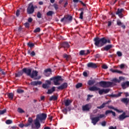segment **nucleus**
<instances>
[{
  "instance_id": "obj_37",
  "label": "nucleus",
  "mask_w": 129,
  "mask_h": 129,
  "mask_svg": "<svg viewBox=\"0 0 129 129\" xmlns=\"http://www.w3.org/2000/svg\"><path fill=\"white\" fill-rule=\"evenodd\" d=\"M84 14V12H81V13L80 14L79 19H80V20H83Z\"/></svg>"
},
{
  "instance_id": "obj_21",
  "label": "nucleus",
  "mask_w": 129,
  "mask_h": 129,
  "mask_svg": "<svg viewBox=\"0 0 129 129\" xmlns=\"http://www.w3.org/2000/svg\"><path fill=\"white\" fill-rule=\"evenodd\" d=\"M122 94V92L118 93L117 94H110L109 95L110 97H119Z\"/></svg>"
},
{
  "instance_id": "obj_58",
  "label": "nucleus",
  "mask_w": 129,
  "mask_h": 129,
  "mask_svg": "<svg viewBox=\"0 0 129 129\" xmlns=\"http://www.w3.org/2000/svg\"><path fill=\"white\" fill-rule=\"evenodd\" d=\"M102 68L103 69H107V68H108V67H107V66L105 64H103L102 66Z\"/></svg>"
},
{
  "instance_id": "obj_9",
  "label": "nucleus",
  "mask_w": 129,
  "mask_h": 129,
  "mask_svg": "<svg viewBox=\"0 0 129 129\" xmlns=\"http://www.w3.org/2000/svg\"><path fill=\"white\" fill-rule=\"evenodd\" d=\"M47 118V114L42 113L41 114H37L36 116V119H38L40 121L46 120Z\"/></svg>"
},
{
  "instance_id": "obj_40",
  "label": "nucleus",
  "mask_w": 129,
  "mask_h": 129,
  "mask_svg": "<svg viewBox=\"0 0 129 129\" xmlns=\"http://www.w3.org/2000/svg\"><path fill=\"white\" fill-rule=\"evenodd\" d=\"M18 112H19V113H24V112H25V111H24V110H23V109H22L21 108H19L18 109Z\"/></svg>"
},
{
  "instance_id": "obj_34",
  "label": "nucleus",
  "mask_w": 129,
  "mask_h": 129,
  "mask_svg": "<svg viewBox=\"0 0 129 129\" xmlns=\"http://www.w3.org/2000/svg\"><path fill=\"white\" fill-rule=\"evenodd\" d=\"M27 46H28V47H30V48H32L34 47V46H35V44L29 42L27 43Z\"/></svg>"
},
{
  "instance_id": "obj_43",
  "label": "nucleus",
  "mask_w": 129,
  "mask_h": 129,
  "mask_svg": "<svg viewBox=\"0 0 129 129\" xmlns=\"http://www.w3.org/2000/svg\"><path fill=\"white\" fill-rule=\"evenodd\" d=\"M6 123L7 124H11V123H13V121L12 120L8 119L6 120Z\"/></svg>"
},
{
  "instance_id": "obj_41",
  "label": "nucleus",
  "mask_w": 129,
  "mask_h": 129,
  "mask_svg": "<svg viewBox=\"0 0 129 129\" xmlns=\"http://www.w3.org/2000/svg\"><path fill=\"white\" fill-rule=\"evenodd\" d=\"M28 122L29 124H32V123H33V118H32V117H29L28 119Z\"/></svg>"
},
{
  "instance_id": "obj_45",
  "label": "nucleus",
  "mask_w": 129,
  "mask_h": 129,
  "mask_svg": "<svg viewBox=\"0 0 129 129\" xmlns=\"http://www.w3.org/2000/svg\"><path fill=\"white\" fill-rule=\"evenodd\" d=\"M31 85L32 86H37L36 81H32L30 83Z\"/></svg>"
},
{
  "instance_id": "obj_42",
  "label": "nucleus",
  "mask_w": 129,
  "mask_h": 129,
  "mask_svg": "<svg viewBox=\"0 0 129 129\" xmlns=\"http://www.w3.org/2000/svg\"><path fill=\"white\" fill-rule=\"evenodd\" d=\"M82 87V83H78L76 86V88H80V87Z\"/></svg>"
},
{
  "instance_id": "obj_51",
  "label": "nucleus",
  "mask_w": 129,
  "mask_h": 129,
  "mask_svg": "<svg viewBox=\"0 0 129 129\" xmlns=\"http://www.w3.org/2000/svg\"><path fill=\"white\" fill-rule=\"evenodd\" d=\"M111 112H112V110H108L105 111V114L106 115H107V114H109V113H111Z\"/></svg>"
},
{
  "instance_id": "obj_17",
  "label": "nucleus",
  "mask_w": 129,
  "mask_h": 129,
  "mask_svg": "<svg viewBox=\"0 0 129 129\" xmlns=\"http://www.w3.org/2000/svg\"><path fill=\"white\" fill-rule=\"evenodd\" d=\"M90 109V105L87 104L82 106V110L83 111H89Z\"/></svg>"
},
{
  "instance_id": "obj_19",
  "label": "nucleus",
  "mask_w": 129,
  "mask_h": 129,
  "mask_svg": "<svg viewBox=\"0 0 129 129\" xmlns=\"http://www.w3.org/2000/svg\"><path fill=\"white\" fill-rule=\"evenodd\" d=\"M61 47L62 48H69L70 45L68 42H64L61 44Z\"/></svg>"
},
{
  "instance_id": "obj_53",
  "label": "nucleus",
  "mask_w": 129,
  "mask_h": 129,
  "mask_svg": "<svg viewBox=\"0 0 129 129\" xmlns=\"http://www.w3.org/2000/svg\"><path fill=\"white\" fill-rule=\"evenodd\" d=\"M45 73H47V72H50L51 73V72H52V71L51 70V69H47L45 70Z\"/></svg>"
},
{
  "instance_id": "obj_4",
  "label": "nucleus",
  "mask_w": 129,
  "mask_h": 129,
  "mask_svg": "<svg viewBox=\"0 0 129 129\" xmlns=\"http://www.w3.org/2000/svg\"><path fill=\"white\" fill-rule=\"evenodd\" d=\"M49 80H50V81H53L54 85H60V83L59 82L63 81V79H62V77L57 76L50 78Z\"/></svg>"
},
{
  "instance_id": "obj_32",
  "label": "nucleus",
  "mask_w": 129,
  "mask_h": 129,
  "mask_svg": "<svg viewBox=\"0 0 129 129\" xmlns=\"http://www.w3.org/2000/svg\"><path fill=\"white\" fill-rule=\"evenodd\" d=\"M42 88H44V89H48V88H49V85L47 84H43Z\"/></svg>"
},
{
  "instance_id": "obj_30",
  "label": "nucleus",
  "mask_w": 129,
  "mask_h": 129,
  "mask_svg": "<svg viewBox=\"0 0 129 129\" xmlns=\"http://www.w3.org/2000/svg\"><path fill=\"white\" fill-rule=\"evenodd\" d=\"M71 57V56L70 55L66 54H63V58H64V59H66V60H69Z\"/></svg>"
},
{
  "instance_id": "obj_14",
  "label": "nucleus",
  "mask_w": 129,
  "mask_h": 129,
  "mask_svg": "<svg viewBox=\"0 0 129 129\" xmlns=\"http://www.w3.org/2000/svg\"><path fill=\"white\" fill-rule=\"evenodd\" d=\"M87 67L88 68H92V69H95L97 68V65L96 63H94L93 62H89L87 64Z\"/></svg>"
},
{
  "instance_id": "obj_39",
  "label": "nucleus",
  "mask_w": 129,
  "mask_h": 129,
  "mask_svg": "<svg viewBox=\"0 0 129 129\" xmlns=\"http://www.w3.org/2000/svg\"><path fill=\"white\" fill-rule=\"evenodd\" d=\"M53 8L55 9V11H57V10H58V9H59V6H58L57 4H54L53 5Z\"/></svg>"
},
{
  "instance_id": "obj_47",
  "label": "nucleus",
  "mask_w": 129,
  "mask_h": 129,
  "mask_svg": "<svg viewBox=\"0 0 129 129\" xmlns=\"http://www.w3.org/2000/svg\"><path fill=\"white\" fill-rule=\"evenodd\" d=\"M117 26H121V25H122V23H121V21H120V20H117Z\"/></svg>"
},
{
  "instance_id": "obj_33",
  "label": "nucleus",
  "mask_w": 129,
  "mask_h": 129,
  "mask_svg": "<svg viewBox=\"0 0 129 129\" xmlns=\"http://www.w3.org/2000/svg\"><path fill=\"white\" fill-rule=\"evenodd\" d=\"M40 32H41L40 27H37L34 30V33H40Z\"/></svg>"
},
{
  "instance_id": "obj_13",
  "label": "nucleus",
  "mask_w": 129,
  "mask_h": 129,
  "mask_svg": "<svg viewBox=\"0 0 129 129\" xmlns=\"http://www.w3.org/2000/svg\"><path fill=\"white\" fill-rule=\"evenodd\" d=\"M126 117H129V115H125V112H124L119 116L118 118L119 120L122 121L123 119H125V118H126Z\"/></svg>"
},
{
  "instance_id": "obj_25",
  "label": "nucleus",
  "mask_w": 129,
  "mask_h": 129,
  "mask_svg": "<svg viewBox=\"0 0 129 129\" xmlns=\"http://www.w3.org/2000/svg\"><path fill=\"white\" fill-rule=\"evenodd\" d=\"M121 101L123 103H125L126 104H127V103H128L129 100L127 99V98H123L121 99Z\"/></svg>"
},
{
  "instance_id": "obj_52",
  "label": "nucleus",
  "mask_w": 129,
  "mask_h": 129,
  "mask_svg": "<svg viewBox=\"0 0 129 129\" xmlns=\"http://www.w3.org/2000/svg\"><path fill=\"white\" fill-rule=\"evenodd\" d=\"M113 81H114V82H115L116 83H117V82L118 83H119V82H120V81L117 79H114L113 80Z\"/></svg>"
},
{
  "instance_id": "obj_3",
  "label": "nucleus",
  "mask_w": 129,
  "mask_h": 129,
  "mask_svg": "<svg viewBox=\"0 0 129 129\" xmlns=\"http://www.w3.org/2000/svg\"><path fill=\"white\" fill-rule=\"evenodd\" d=\"M104 116H105L104 114H101L99 116L91 118V123H93V125H96V123L100 120V118H103Z\"/></svg>"
},
{
  "instance_id": "obj_2",
  "label": "nucleus",
  "mask_w": 129,
  "mask_h": 129,
  "mask_svg": "<svg viewBox=\"0 0 129 129\" xmlns=\"http://www.w3.org/2000/svg\"><path fill=\"white\" fill-rule=\"evenodd\" d=\"M89 90H90V91H98V93L100 95H102L103 93L104 94H107V93H108V92H109V91H110L109 89H100V88L95 86L90 87L89 88Z\"/></svg>"
},
{
  "instance_id": "obj_36",
  "label": "nucleus",
  "mask_w": 129,
  "mask_h": 129,
  "mask_svg": "<svg viewBox=\"0 0 129 129\" xmlns=\"http://www.w3.org/2000/svg\"><path fill=\"white\" fill-rule=\"evenodd\" d=\"M17 93H19V94H20L21 93H24V90L18 89L17 90Z\"/></svg>"
},
{
  "instance_id": "obj_6",
  "label": "nucleus",
  "mask_w": 129,
  "mask_h": 129,
  "mask_svg": "<svg viewBox=\"0 0 129 129\" xmlns=\"http://www.w3.org/2000/svg\"><path fill=\"white\" fill-rule=\"evenodd\" d=\"M73 19V17L72 16L67 15L64 16L63 18H61L60 20L61 23H64L66 24V23H69L70 22H71Z\"/></svg>"
},
{
  "instance_id": "obj_1",
  "label": "nucleus",
  "mask_w": 129,
  "mask_h": 129,
  "mask_svg": "<svg viewBox=\"0 0 129 129\" xmlns=\"http://www.w3.org/2000/svg\"><path fill=\"white\" fill-rule=\"evenodd\" d=\"M94 42H95L94 44L97 47H102V46H104L107 43L110 44V40L106 39L105 37L101 38L96 37L94 39Z\"/></svg>"
},
{
  "instance_id": "obj_28",
  "label": "nucleus",
  "mask_w": 129,
  "mask_h": 129,
  "mask_svg": "<svg viewBox=\"0 0 129 129\" xmlns=\"http://www.w3.org/2000/svg\"><path fill=\"white\" fill-rule=\"evenodd\" d=\"M54 14V12L52 11H48L46 15L47 16H49V17H52V16H53Z\"/></svg>"
},
{
  "instance_id": "obj_23",
  "label": "nucleus",
  "mask_w": 129,
  "mask_h": 129,
  "mask_svg": "<svg viewBox=\"0 0 129 129\" xmlns=\"http://www.w3.org/2000/svg\"><path fill=\"white\" fill-rule=\"evenodd\" d=\"M112 48V45L111 44L106 45L104 47V51H108V50H110Z\"/></svg>"
},
{
  "instance_id": "obj_57",
  "label": "nucleus",
  "mask_w": 129,
  "mask_h": 129,
  "mask_svg": "<svg viewBox=\"0 0 129 129\" xmlns=\"http://www.w3.org/2000/svg\"><path fill=\"white\" fill-rule=\"evenodd\" d=\"M28 23H32V22H33V19L32 18H29L28 19Z\"/></svg>"
},
{
  "instance_id": "obj_11",
  "label": "nucleus",
  "mask_w": 129,
  "mask_h": 129,
  "mask_svg": "<svg viewBox=\"0 0 129 129\" xmlns=\"http://www.w3.org/2000/svg\"><path fill=\"white\" fill-rule=\"evenodd\" d=\"M124 11L123 9H117V11L116 12L115 14L119 17L120 19H122L123 18V14L122 12Z\"/></svg>"
},
{
  "instance_id": "obj_7",
  "label": "nucleus",
  "mask_w": 129,
  "mask_h": 129,
  "mask_svg": "<svg viewBox=\"0 0 129 129\" xmlns=\"http://www.w3.org/2000/svg\"><path fill=\"white\" fill-rule=\"evenodd\" d=\"M28 15H31L35 12V7H34V5L33 4L30 3L28 5V7L27 10Z\"/></svg>"
},
{
  "instance_id": "obj_55",
  "label": "nucleus",
  "mask_w": 129,
  "mask_h": 129,
  "mask_svg": "<svg viewBox=\"0 0 129 129\" xmlns=\"http://www.w3.org/2000/svg\"><path fill=\"white\" fill-rule=\"evenodd\" d=\"M41 84H42V82L41 81H36V86L37 85H41Z\"/></svg>"
},
{
  "instance_id": "obj_59",
  "label": "nucleus",
  "mask_w": 129,
  "mask_h": 129,
  "mask_svg": "<svg viewBox=\"0 0 129 129\" xmlns=\"http://www.w3.org/2000/svg\"><path fill=\"white\" fill-rule=\"evenodd\" d=\"M19 126L20 127H21V128H23V127L24 126H25V124H23V123H20L19 125Z\"/></svg>"
},
{
  "instance_id": "obj_54",
  "label": "nucleus",
  "mask_w": 129,
  "mask_h": 129,
  "mask_svg": "<svg viewBox=\"0 0 129 129\" xmlns=\"http://www.w3.org/2000/svg\"><path fill=\"white\" fill-rule=\"evenodd\" d=\"M16 15V16H17V17H19V16H20V10H17Z\"/></svg>"
},
{
  "instance_id": "obj_5",
  "label": "nucleus",
  "mask_w": 129,
  "mask_h": 129,
  "mask_svg": "<svg viewBox=\"0 0 129 129\" xmlns=\"http://www.w3.org/2000/svg\"><path fill=\"white\" fill-rule=\"evenodd\" d=\"M99 84L100 86L103 88H108V87H110L113 83L111 82L102 81L99 82Z\"/></svg>"
},
{
  "instance_id": "obj_22",
  "label": "nucleus",
  "mask_w": 129,
  "mask_h": 129,
  "mask_svg": "<svg viewBox=\"0 0 129 129\" xmlns=\"http://www.w3.org/2000/svg\"><path fill=\"white\" fill-rule=\"evenodd\" d=\"M55 91V87H52L50 89H48L47 94H52L53 92Z\"/></svg>"
},
{
  "instance_id": "obj_38",
  "label": "nucleus",
  "mask_w": 129,
  "mask_h": 129,
  "mask_svg": "<svg viewBox=\"0 0 129 129\" xmlns=\"http://www.w3.org/2000/svg\"><path fill=\"white\" fill-rule=\"evenodd\" d=\"M24 26L26 29H29L30 28V23L29 22H26L24 24Z\"/></svg>"
},
{
  "instance_id": "obj_31",
  "label": "nucleus",
  "mask_w": 129,
  "mask_h": 129,
  "mask_svg": "<svg viewBox=\"0 0 129 129\" xmlns=\"http://www.w3.org/2000/svg\"><path fill=\"white\" fill-rule=\"evenodd\" d=\"M8 97L10 99H14V94L13 93H10L8 94Z\"/></svg>"
},
{
  "instance_id": "obj_15",
  "label": "nucleus",
  "mask_w": 129,
  "mask_h": 129,
  "mask_svg": "<svg viewBox=\"0 0 129 129\" xmlns=\"http://www.w3.org/2000/svg\"><path fill=\"white\" fill-rule=\"evenodd\" d=\"M40 120H38V119L36 118V119L34 120V124L35 125V127L37 129L40 128L41 127V123H40Z\"/></svg>"
},
{
  "instance_id": "obj_56",
  "label": "nucleus",
  "mask_w": 129,
  "mask_h": 129,
  "mask_svg": "<svg viewBox=\"0 0 129 129\" xmlns=\"http://www.w3.org/2000/svg\"><path fill=\"white\" fill-rule=\"evenodd\" d=\"M30 55L32 57L35 56L36 55V53H35V51H33L31 52V53H30Z\"/></svg>"
},
{
  "instance_id": "obj_35",
  "label": "nucleus",
  "mask_w": 129,
  "mask_h": 129,
  "mask_svg": "<svg viewBox=\"0 0 129 129\" xmlns=\"http://www.w3.org/2000/svg\"><path fill=\"white\" fill-rule=\"evenodd\" d=\"M7 112V109H4V110H0V115L2 114H5Z\"/></svg>"
},
{
  "instance_id": "obj_48",
  "label": "nucleus",
  "mask_w": 129,
  "mask_h": 129,
  "mask_svg": "<svg viewBox=\"0 0 129 129\" xmlns=\"http://www.w3.org/2000/svg\"><path fill=\"white\" fill-rule=\"evenodd\" d=\"M62 112L64 113V114H67V112L68 111V110H67V108H64L62 110Z\"/></svg>"
},
{
  "instance_id": "obj_49",
  "label": "nucleus",
  "mask_w": 129,
  "mask_h": 129,
  "mask_svg": "<svg viewBox=\"0 0 129 129\" xmlns=\"http://www.w3.org/2000/svg\"><path fill=\"white\" fill-rule=\"evenodd\" d=\"M116 54L118 57H121L122 56V53L120 51H117Z\"/></svg>"
},
{
  "instance_id": "obj_63",
  "label": "nucleus",
  "mask_w": 129,
  "mask_h": 129,
  "mask_svg": "<svg viewBox=\"0 0 129 129\" xmlns=\"http://www.w3.org/2000/svg\"><path fill=\"white\" fill-rule=\"evenodd\" d=\"M109 129H117L116 126H115V127H113V126H110V127H109Z\"/></svg>"
},
{
  "instance_id": "obj_10",
  "label": "nucleus",
  "mask_w": 129,
  "mask_h": 129,
  "mask_svg": "<svg viewBox=\"0 0 129 129\" xmlns=\"http://www.w3.org/2000/svg\"><path fill=\"white\" fill-rule=\"evenodd\" d=\"M22 71L24 72V74L27 75V76H29L30 77L31 74L32 73V69L24 68L22 69Z\"/></svg>"
},
{
  "instance_id": "obj_27",
  "label": "nucleus",
  "mask_w": 129,
  "mask_h": 129,
  "mask_svg": "<svg viewBox=\"0 0 129 129\" xmlns=\"http://www.w3.org/2000/svg\"><path fill=\"white\" fill-rule=\"evenodd\" d=\"M94 83H95V80H89L88 82V85H90V86L93 85V84H94Z\"/></svg>"
},
{
  "instance_id": "obj_24",
  "label": "nucleus",
  "mask_w": 129,
  "mask_h": 129,
  "mask_svg": "<svg viewBox=\"0 0 129 129\" xmlns=\"http://www.w3.org/2000/svg\"><path fill=\"white\" fill-rule=\"evenodd\" d=\"M108 108L110 109H113L114 110H115V111H117V112H122V111H120L118 109L114 108V107L112 106H108Z\"/></svg>"
},
{
  "instance_id": "obj_50",
  "label": "nucleus",
  "mask_w": 129,
  "mask_h": 129,
  "mask_svg": "<svg viewBox=\"0 0 129 129\" xmlns=\"http://www.w3.org/2000/svg\"><path fill=\"white\" fill-rule=\"evenodd\" d=\"M102 126H105L106 125V121H103L101 123Z\"/></svg>"
},
{
  "instance_id": "obj_44",
  "label": "nucleus",
  "mask_w": 129,
  "mask_h": 129,
  "mask_svg": "<svg viewBox=\"0 0 129 129\" xmlns=\"http://www.w3.org/2000/svg\"><path fill=\"white\" fill-rule=\"evenodd\" d=\"M37 17L38 19H41L42 18V14L39 12H38L37 14Z\"/></svg>"
},
{
  "instance_id": "obj_29",
  "label": "nucleus",
  "mask_w": 129,
  "mask_h": 129,
  "mask_svg": "<svg viewBox=\"0 0 129 129\" xmlns=\"http://www.w3.org/2000/svg\"><path fill=\"white\" fill-rule=\"evenodd\" d=\"M65 105L66 106H69L70 105V103H71V100H67L65 102Z\"/></svg>"
},
{
  "instance_id": "obj_26",
  "label": "nucleus",
  "mask_w": 129,
  "mask_h": 129,
  "mask_svg": "<svg viewBox=\"0 0 129 129\" xmlns=\"http://www.w3.org/2000/svg\"><path fill=\"white\" fill-rule=\"evenodd\" d=\"M24 74V72L23 71L19 72L17 74H16V77H20V76H22Z\"/></svg>"
},
{
  "instance_id": "obj_60",
  "label": "nucleus",
  "mask_w": 129,
  "mask_h": 129,
  "mask_svg": "<svg viewBox=\"0 0 129 129\" xmlns=\"http://www.w3.org/2000/svg\"><path fill=\"white\" fill-rule=\"evenodd\" d=\"M30 125H31V124H30V123L27 122L26 124H24V126L25 127H28V126H30Z\"/></svg>"
},
{
  "instance_id": "obj_46",
  "label": "nucleus",
  "mask_w": 129,
  "mask_h": 129,
  "mask_svg": "<svg viewBox=\"0 0 129 129\" xmlns=\"http://www.w3.org/2000/svg\"><path fill=\"white\" fill-rule=\"evenodd\" d=\"M80 55H81V56L85 55V50H81L80 51Z\"/></svg>"
},
{
  "instance_id": "obj_18",
  "label": "nucleus",
  "mask_w": 129,
  "mask_h": 129,
  "mask_svg": "<svg viewBox=\"0 0 129 129\" xmlns=\"http://www.w3.org/2000/svg\"><path fill=\"white\" fill-rule=\"evenodd\" d=\"M108 103H109V101L103 103L101 106L97 107V108H98V109H102V108H104L106 104H108Z\"/></svg>"
},
{
  "instance_id": "obj_64",
  "label": "nucleus",
  "mask_w": 129,
  "mask_h": 129,
  "mask_svg": "<svg viewBox=\"0 0 129 129\" xmlns=\"http://www.w3.org/2000/svg\"><path fill=\"white\" fill-rule=\"evenodd\" d=\"M118 0H113L112 2V5H114L116 2H117Z\"/></svg>"
},
{
  "instance_id": "obj_12",
  "label": "nucleus",
  "mask_w": 129,
  "mask_h": 129,
  "mask_svg": "<svg viewBox=\"0 0 129 129\" xmlns=\"http://www.w3.org/2000/svg\"><path fill=\"white\" fill-rule=\"evenodd\" d=\"M68 87V83H63L60 86L57 87V88L59 90H63V89H66Z\"/></svg>"
},
{
  "instance_id": "obj_61",
  "label": "nucleus",
  "mask_w": 129,
  "mask_h": 129,
  "mask_svg": "<svg viewBox=\"0 0 129 129\" xmlns=\"http://www.w3.org/2000/svg\"><path fill=\"white\" fill-rule=\"evenodd\" d=\"M90 97H93V95H88V98L87 100H89V99H90Z\"/></svg>"
},
{
  "instance_id": "obj_16",
  "label": "nucleus",
  "mask_w": 129,
  "mask_h": 129,
  "mask_svg": "<svg viewBox=\"0 0 129 129\" xmlns=\"http://www.w3.org/2000/svg\"><path fill=\"white\" fill-rule=\"evenodd\" d=\"M121 86L122 88V89H126L128 87H129V81H126L125 82H123Z\"/></svg>"
},
{
  "instance_id": "obj_20",
  "label": "nucleus",
  "mask_w": 129,
  "mask_h": 129,
  "mask_svg": "<svg viewBox=\"0 0 129 129\" xmlns=\"http://www.w3.org/2000/svg\"><path fill=\"white\" fill-rule=\"evenodd\" d=\"M58 99V96L56 95H52L51 97H49V101H52V100H53L54 101L57 100Z\"/></svg>"
},
{
  "instance_id": "obj_62",
  "label": "nucleus",
  "mask_w": 129,
  "mask_h": 129,
  "mask_svg": "<svg viewBox=\"0 0 129 129\" xmlns=\"http://www.w3.org/2000/svg\"><path fill=\"white\" fill-rule=\"evenodd\" d=\"M120 69H123V68H124V64H121L120 65Z\"/></svg>"
},
{
  "instance_id": "obj_8",
  "label": "nucleus",
  "mask_w": 129,
  "mask_h": 129,
  "mask_svg": "<svg viewBox=\"0 0 129 129\" xmlns=\"http://www.w3.org/2000/svg\"><path fill=\"white\" fill-rule=\"evenodd\" d=\"M37 76H38V71L36 70H33L32 73L30 74V78H32V79H33L34 80H39V79L41 78V77L35 78L37 77Z\"/></svg>"
}]
</instances>
